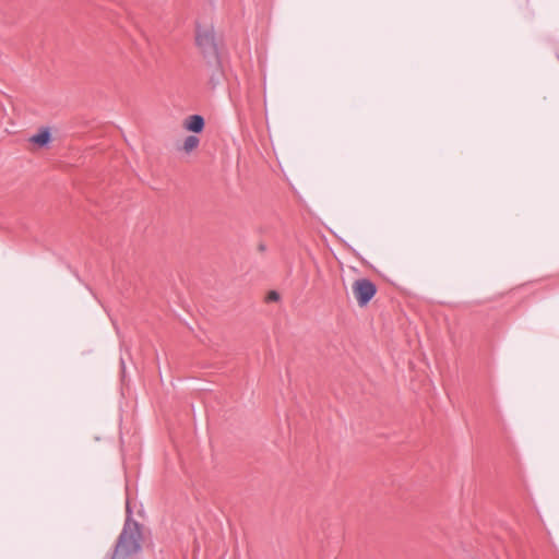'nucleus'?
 <instances>
[{
    "label": "nucleus",
    "instance_id": "f257e3e1",
    "mask_svg": "<svg viewBox=\"0 0 559 559\" xmlns=\"http://www.w3.org/2000/svg\"><path fill=\"white\" fill-rule=\"evenodd\" d=\"M127 519L118 536L110 559H133L142 550V532L140 524L132 520L129 500L126 503Z\"/></svg>",
    "mask_w": 559,
    "mask_h": 559
},
{
    "label": "nucleus",
    "instance_id": "423d86ee",
    "mask_svg": "<svg viewBox=\"0 0 559 559\" xmlns=\"http://www.w3.org/2000/svg\"><path fill=\"white\" fill-rule=\"evenodd\" d=\"M51 140V133L49 128L41 129L37 134H34L31 138V142L39 145V146H46Z\"/></svg>",
    "mask_w": 559,
    "mask_h": 559
},
{
    "label": "nucleus",
    "instance_id": "7ed1b4c3",
    "mask_svg": "<svg viewBox=\"0 0 559 559\" xmlns=\"http://www.w3.org/2000/svg\"><path fill=\"white\" fill-rule=\"evenodd\" d=\"M352 289L360 307L367 306L377 293V286L368 278L356 280Z\"/></svg>",
    "mask_w": 559,
    "mask_h": 559
},
{
    "label": "nucleus",
    "instance_id": "1a4fd4ad",
    "mask_svg": "<svg viewBox=\"0 0 559 559\" xmlns=\"http://www.w3.org/2000/svg\"><path fill=\"white\" fill-rule=\"evenodd\" d=\"M515 2H516V5H518L519 8H523V7H526V5H527V2H528V1H527V0H515Z\"/></svg>",
    "mask_w": 559,
    "mask_h": 559
},
{
    "label": "nucleus",
    "instance_id": "0eeeda50",
    "mask_svg": "<svg viewBox=\"0 0 559 559\" xmlns=\"http://www.w3.org/2000/svg\"><path fill=\"white\" fill-rule=\"evenodd\" d=\"M200 140L195 135H188L183 141L182 150L186 153L192 152L194 148L199 146Z\"/></svg>",
    "mask_w": 559,
    "mask_h": 559
},
{
    "label": "nucleus",
    "instance_id": "f03ea898",
    "mask_svg": "<svg viewBox=\"0 0 559 559\" xmlns=\"http://www.w3.org/2000/svg\"><path fill=\"white\" fill-rule=\"evenodd\" d=\"M195 44L206 60L213 59L217 62L218 45L213 26H198Z\"/></svg>",
    "mask_w": 559,
    "mask_h": 559
},
{
    "label": "nucleus",
    "instance_id": "39448f33",
    "mask_svg": "<svg viewBox=\"0 0 559 559\" xmlns=\"http://www.w3.org/2000/svg\"><path fill=\"white\" fill-rule=\"evenodd\" d=\"M205 126L204 118L200 115H191L185 121V128L194 133L203 131Z\"/></svg>",
    "mask_w": 559,
    "mask_h": 559
},
{
    "label": "nucleus",
    "instance_id": "20e7f679",
    "mask_svg": "<svg viewBox=\"0 0 559 559\" xmlns=\"http://www.w3.org/2000/svg\"><path fill=\"white\" fill-rule=\"evenodd\" d=\"M206 61H207L209 71H210L209 83L212 85V87H216L217 85L221 84V82L224 78V72L222 69L219 56L217 57V62L213 61V59H211V62H210V60H206Z\"/></svg>",
    "mask_w": 559,
    "mask_h": 559
},
{
    "label": "nucleus",
    "instance_id": "6e6552de",
    "mask_svg": "<svg viewBox=\"0 0 559 559\" xmlns=\"http://www.w3.org/2000/svg\"><path fill=\"white\" fill-rule=\"evenodd\" d=\"M267 301H277L280 300V294L276 290H271L266 296Z\"/></svg>",
    "mask_w": 559,
    "mask_h": 559
}]
</instances>
